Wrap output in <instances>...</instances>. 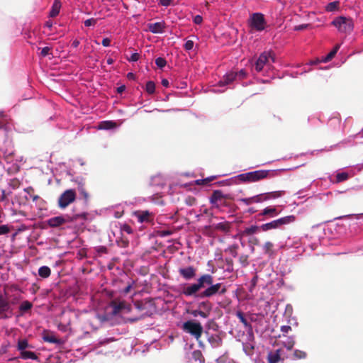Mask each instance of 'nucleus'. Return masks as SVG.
I'll return each instance as SVG.
<instances>
[{
    "instance_id": "25",
    "label": "nucleus",
    "mask_w": 363,
    "mask_h": 363,
    "mask_svg": "<svg viewBox=\"0 0 363 363\" xmlns=\"http://www.w3.org/2000/svg\"><path fill=\"white\" fill-rule=\"evenodd\" d=\"M61 6H62V4H61L60 0H55L52 5L50 11V14H49L50 17H51V18L56 17L60 13Z\"/></svg>"
},
{
    "instance_id": "38",
    "label": "nucleus",
    "mask_w": 363,
    "mask_h": 363,
    "mask_svg": "<svg viewBox=\"0 0 363 363\" xmlns=\"http://www.w3.org/2000/svg\"><path fill=\"white\" fill-rule=\"evenodd\" d=\"M273 247H274L273 243L268 241L264 244V245L262 247V250L265 254L270 255L272 253Z\"/></svg>"
},
{
    "instance_id": "49",
    "label": "nucleus",
    "mask_w": 363,
    "mask_h": 363,
    "mask_svg": "<svg viewBox=\"0 0 363 363\" xmlns=\"http://www.w3.org/2000/svg\"><path fill=\"white\" fill-rule=\"evenodd\" d=\"M193 21L195 24L199 25L203 21V17L200 15H196L194 17Z\"/></svg>"
},
{
    "instance_id": "45",
    "label": "nucleus",
    "mask_w": 363,
    "mask_h": 363,
    "mask_svg": "<svg viewBox=\"0 0 363 363\" xmlns=\"http://www.w3.org/2000/svg\"><path fill=\"white\" fill-rule=\"evenodd\" d=\"M140 59V54L138 52L133 53L130 57H127L129 62H137Z\"/></svg>"
},
{
    "instance_id": "2",
    "label": "nucleus",
    "mask_w": 363,
    "mask_h": 363,
    "mask_svg": "<svg viewBox=\"0 0 363 363\" xmlns=\"http://www.w3.org/2000/svg\"><path fill=\"white\" fill-rule=\"evenodd\" d=\"M275 62L274 54L269 51L263 52L259 55L252 66V71L256 73L267 74L274 69L273 63Z\"/></svg>"
},
{
    "instance_id": "11",
    "label": "nucleus",
    "mask_w": 363,
    "mask_h": 363,
    "mask_svg": "<svg viewBox=\"0 0 363 363\" xmlns=\"http://www.w3.org/2000/svg\"><path fill=\"white\" fill-rule=\"evenodd\" d=\"M110 308L111 309V313L115 315H122L129 313L132 310V306L125 301H113L110 305Z\"/></svg>"
},
{
    "instance_id": "36",
    "label": "nucleus",
    "mask_w": 363,
    "mask_h": 363,
    "mask_svg": "<svg viewBox=\"0 0 363 363\" xmlns=\"http://www.w3.org/2000/svg\"><path fill=\"white\" fill-rule=\"evenodd\" d=\"M192 357L195 361H198L200 363L204 362V357L199 350H195L192 353Z\"/></svg>"
},
{
    "instance_id": "37",
    "label": "nucleus",
    "mask_w": 363,
    "mask_h": 363,
    "mask_svg": "<svg viewBox=\"0 0 363 363\" xmlns=\"http://www.w3.org/2000/svg\"><path fill=\"white\" fill-rule=\"evenodd\" d=\"M349 178L347 172H339L336 174V183H340L346 181Z\"/></svg>"
},
{
    "instance_id": "17",
    "label": "nucleus",
    "mask_w": 363,
    "mask_h": 363,
    "mask_svg": "<svg viewBox=\"0 0 363 363\" xmlns=\"http://www.w3.org/2000/svg\"><path fill=\"white\" fill-rule=\"evenodd\" d=\"M279 212L277 211L275 206H269L264 208L259 214V217L264 216L265 218L261 220H265L267 218H271L277 216Z\"/></svg>"
},
{
    "instance_id": "60",
    "label": "nucleus",
    "mask_w": 363,
    "mask_h": 363,
    "mask_svg": "<svg viewBox=\"0 0 363 363\" xmlns=\"http://www.w3.org/2000/svg\"><path fill=\"white\" fill-rule=\"evenodd\" d=\"M79 41L77 39L74 40L72 43V46L74 48H77L79 45Z\"/></svg>"
},
{
    "instance_id": "9",
    "label": "nucleus",
    "mask_w": 363,
    "mask_h": 363,
    "mask_svg": "<svg viewBox=\"0 0 363 363\" xmlns=\"http://www.w3.org/2000/svg\"><path fill=\"white\" fill-rule=\"evenodd\" d=\"M248 24L252 30L262 32L267 26V21L263 13L257 12L250 15Z\"/></svg>"
},
{
    "instance_id": "64",
    "label": "nucleus",
    "mask_w": 363,
    "mask_h": 363,
    "mask_svg": "<svg viewBox=\"0 0 363 363\" xmlns=\"http://www.w3.org/2000/svg\"><path fill=\"white\" fill-rule=\"evenodd\" d=\"M127 77L129 79H135V75L132 72H129L127 74Z\"/></svg>"
},
{
    "instance_id": "54",
    "label": "nucleus",
    "mask_w": 363,
    "mask_h": 363,
    "mask_svg": "<svg viewBox=\"0 0 363 363\" xmlns=\"http://www.w3.org/2000/svg\"><path fill=\"white\" fill-rule=\"evenodd\" d=\"M258 278H259V277H258V275H257V274L255 275V276L252 277V280H251V284H252V285L253 286H256V284H257Z\"/></svg>"
},
{
    "instance_id": "8",
    "label": "nucleus",
    "mask_w": 363,
    "mask_h": 363,
    "mask_svg": "<svg viewBox=\"0 0 363 363\" xmlns=\"http://www.w3.org/2000/svg\"><path fill=\"white\" fill-rule=\"evenodd\" d=\"M247 73L245 69H240L238 72H230L223 76V79H220L218 83V87H224L227 85H230L233 82H237L246 78Z\"/></svg>"
},
{
    "instance_id": "57",
    "label": "nucleus",
    "mask_w": 363,
    "mask_h": 363,
    "mask_svg": "<svg viewBox=\"0 0 363 363\" xmlns=\"http://www.w3.org/2000/svg\"><path fill=\"white\" fill-rule=\"evenodd\" d=\"M111 341H113V338H106V339H103L100 341V344L101 345H104V344H106V343H108V342H110Z\"/></svg>"
},
{
    "instance_id": "55",
    "label": "nucleus",
    "mask_w": 363,
    "mask_h": 363,
    "mask_svg": "<svg viewBox=\"0 0 363 363\" xmlns=\"http://www.w3.org/2000/svg\"><path fill=\"white\" fill-rule=\"evenodd\" d=\"M240 262H242V265L247 264V256H241L240 257Z\"/></svg>"
},
{
    "instance_id": "43",
    "label": "nucleus",
    "mask_w": 363,
    "mask_h": 363,
    "mask_svg": "<svg viewBox=\"0 0 363 363\" xmlns=\"http://www.w3.org/2000/svg\"><path fill=\"white\" fill-rule=\"evenodd\" d=\"M10 232V228L7 225H0V235H6Z\"/></svg>"
},
{
    "instance_id": "56",
    "label": "nucleus",
    "mask_w": 363,
    "mask_h": 363,
    "mask_svg": "<svg viewBox=\"0 0 363 363\" xmlns=\"http://www.w3.org/2000/svg\"><path fill=\"white\" fill-rule=\"evenodd\" d=\"M292 310H293L292 306L290 304L286 305V313L291 315Z\"/></svg>"
},
{
    "instance_id": "40",
    "label": "nucleus",
    "mask_w": 363,
    "mask_h": 363,
    "mask_svg": "<svg viewBox=\"0 0 363 363\" xmlns=\"http://www.w3.org/2000/svg\"><path fill=\"white\" fill-rule=\"evenodd\" d=\"M191 314L194 317L200 316V317H201L203 318H206L208 317V314L206 312H203V311H200V310H193L191 312Z\"/></svg>"
},
{
    "instance_id": "7",
    "label": "nucleus",
    "mask_w": 363,
    "mask_h": 363,
    "mask_svg": "<svg viewBox=\"0 0 363 363\" xmlns=\"http://www.w3.org/2000/svg\"><path fill=\"white\" fill-rule=\"evenodd\" d=\"M268 174V170H256L240 174L238 175L236 178L241 182L251 183L256 182L266 178Z\"/></svg>"
},
{
    "instance_id": "32",
    "label": "nucleus",
    "mask_w": 363,
    "mask_h": 363,
    "mask_svg": "<svg viewBox=\"0 0 363 363\" xmlns=\"http://www.w3.org/2000/svg\"><path fill=\"white\" fill-rule=\"evenodd\" d=\"M33 307V304L31 302L28 301H23L20 306H19V310L20 311L23 313L28 311H29L30 309H31Z\"/></svg>"
},
{
    "instance_id": "51",
    "label": "nucleus",
    "mask_w": 363,
    "mask_h": 363,
    "mask_svg": "<svg viewBox=\"0 0 363 363\" xmlns=\"http://www.w3.org/2000/svg\"><path fill=\"white\" fill-rule=\"evenodd\" d=\"M101 44L104 47H109L111 45V40L108 38H104Z\"/></svg>"
},
{
    "instance_id": "44",
    "label": "nucleus",
    "mask_w": 363,
    "mask_h": 363,
    "mask_svg": "<svg viewBox=\"0 0 363 363\" xmlns=\"http://www.w3.org/2000/svg\"><path fill=\"white\" fill-rule=\"evenodd\" d=\"M172 234V232L169 230H160L157 231V235L162 238L171 235Z\"/></svg>"
},
{
    "instance_id": "24",
    "label": "nucleus",
    "mask_w": 363,
    "mask_h": 363,
    "mask_svg": "<svg viewBox=\"0 0 363 363\" xmlns=\"http://www.w3.org/2000/svg\"><path fill=\"white\" fill-rule=\"evenodd\" d=\"M285 339L281 340L279 345L285 347L287 350H291L295 345L294 336H284Z\"/></svg>"
},
{
    "instance_id": "4",
    "label": "nucleus",
    "mask_w": 363,
    "mask_h": 363,
    "mask_svg": "<svg viewBox=\"0 0 363 363\" xmlns=\"http://www.w3.org/2000/svg\"><path fill=\"white\" fill-rule=\"evenodd\" d=\"M284 191H277L272 192H267L264 194H257L249 198H241L238 199L239 201L243 203L246 206H249L253 203H262L265 201L271 200L273 199L279 198L282 196Z\"/></svg>"
},
{
    "instance_id": "61",
    "label": "nucleus",
    "mask_w": 363,
    "mask_h": 363,
    "mask_svg": "<svg viewBox=\"0 0 363 363\" xmlns=\"http://www.w3.org/2000/svg\"><path fill=\"white\" fill-rule=\"evenodd\" d=\"M357 220H362L363 221V213L354 214L353 215Z\"/></svg>"
},
{
    "instance_id": "34",
    "label": "nucleus",
    "mask_w": 363,
    "mask_h": 363,
    "mask_svg": "<svg viewBox=\"0 0 363 363\" xmlns=\"http://www.w3.org/2000/svg\"><path fill=\"white\" fill-rule=\"evenodd\" d=\"M29 347L28 342L26 340H20L18 342L17 349L21 352L26 350Z\"/></svg>"
},
{
    "instance_id": "30",
    "label": "nucleus",
    "mask_w": 363,
    "mask_h": 363,
    "mask_svg": "<svg viewBox=\"0 0 363 363\" xmlns=\"http://www.w3.org/2000/svg\"><path fill=\"white\" fill-rule=\"evenodd\" d=\"M116 123L111 121H103L99 124V129L111 130L116 128Z\"/></svg>"
},
{
    "instance_id": "35",
    "label": "nucleus",
    "mask_w": 363,
    "mask_h": 363,
    "mask_svg": "<svg viewBox=\"0 0 363 363\" xmlns=\"http://www.w3.org/2000/svg\"><path fill=\"white\" fill-rule=\"evenodd\" d=\"M145 91L149 94H152L155 91V84L152 81H148L145 84Z\"/></svg>"
},
{
    "instance_id": "41",
    "label": "nucleus",
    "mask_w": 363,
    "mask_h": 363,
    "mask_svg": "<svg viewBox=\"0 0 363 363\" xmlns=\"http://www.w3.org/2000/svg\"><path fill=\"white\" fill-rule=\"evenodd\" d=\"M194 46V41L191 40H188L186 41V43L184 45V48L186 51H190V50H193Z\"/></svg>"
},
{
    "instance_id": "39",
    "label": "nucleus",
    "mask_w": 363,
    "mask_h": 363,
    "mask_svg": "<svg viewBox=\"0 0 363 363\" xmlns=\"http://www.w3.org/2000/svg\"><path fill=\"white\" fill-rule=\"evenodd\" d=\"M155 64L159 68L162 69L166 66L167 61L164 58L159 57L155 59Z\"/></svg>"
},
{
    "instance_id": "59",
    "label": "nucleus",
    "mask_w": 363,
    "mask_h": 363,
    "mask_svg": "<svg viewBox=\"0 0 363 363\" xmlns=\"http://www.w3.org/2000/svg\"><path fill=\"white\" fill-rule=\"evenodd\" d=\"M125 86L124 85H122L117 88V92L119 94H121L125 91Z\"/></svg>"
},
{
    "instance_id": "50",
    "label": "nucleus",
    "mask_w": 363,
    "mask_h": 363,
    "mask_svg": "<svg viewBox=\"0 0 363 363\" xmlns=\"http://www.w3.org/2000/svg\"><path fill=\"white\" fill-rule=\"evenodd\" d=\"M50 50V48L49 47H45L42 48L40 55L42 57H46Z\"/></svg>"
},
{
    "instance_id": "22",
    "label": "nucleus",
    "mask_w": 363,
    "mask_h": 363,
    "mask_svg": "<svg viewBox=\"0 0 363 363\" xmlns=\"http://www.w3.org/2000/svg\"><path fill=\"white\" fill-rule=\"evenodd\" d=\"M250 337V335L248 336ZM254 339L249 337V341L246 342H242V350L247 356L251 357L254 354L255 345L252 342V340Z\"/></svg>"
},
{
    "instance_id": "48",
    "label": "nucleus",
    "mask_w": 363,
    "mask_h": 363,
    "mask_svg": "<svg viewBox=\"0 0 363 363\" xmlns=\"http://www.w3.org/2000/svg\"><path fill=\"white\" fill-rule=\"evenodd\" d=\"M291 330V327L289 325H282L281 327V331L283 333V335L285 336V334L289 333Z\"/></svg>"
},
{
    "instance_id": "23",
    "label": "nucleus",
    "mask_w": 363,
    "mask_h": 363,
    "mask_svg": "<svg viewBox=\"0 0 363 363\" xmlns=\"http://www.w3.org/2000/svg\"><path fill=\"white\" fill-rule=\"evenodd\" d=\"M225 196L220 190H215L210 197V203L213 206L218 207V202L222 199H224Z\"/></svg>"
},
{
    "instance_id": "3",
    "label": "nucleus",
    "mask_w": 363,
    "mask_h": 363,
    "mask_svg": "<svg viewBox=\"0 0 363 363\" xmlns=\"http://www.w3.org/2000/svg\"><path fill=\"white\" fill-rule=\"evenodd\" d=\"M296 220V216L294 215L286 216L271 222L264 223L259 228L262 231H268L274 229H282L284 225L293 223Z\"/></svg>"
},
{
    "instance_id": "26",
    "label": "nucleus",
    "mask_w": 363,
    "mask_h": 363,
    "mask_svg": "<svg viewBox=\"0 0 363 363\" xmlns=\"http://www.w3.org/2000/svg\"><path fill=\"white\" fill-rule=\"evenodd\" d=\"M43 340L45 342H50V343L56 344V345H62L64 343V340H62V339H59V338L56 337L52 334L45 335L43 336Z\"/></svg>"
},
{
    "instance_id": "14",
    "label": "nucleus",
    "mask_w": 363,
    "mask_h": 363,
    "mask_svg": "<svg viewBox=\"0 0 363 363\" xmlns=\"http://www.w3.org/2000/svg\"><path fill=\"white\" fill-rule=\"evenodd\" d=\"M135 216L137 218L140 223L146 225L153 224L155 215L149 211H140L135 213Z\"/></svg>"
},
{
    "instance_id": "19",
    "label": "nucleus",
    "mask_w": 363,
    "mask_h": 363,
    "mask_svg": "<svg viewBox=\"0 0 363 363\" xmlns=\"http://www.w3.org/2000/svg\"><path fill=\"white\" fill-rule=\"evenodd\" d=\"M69 219V217L68 216H55V217H52V218H50V219H48V224L50 227H53V228L59 227L61 225L65 223L67 221H68Z\"/></svg>"
},
{
    "instance_id": "16",
    "label": "nucleus",
    "mask_w": 363,
    "mask_h": 363,
    "mask_svg": "<svg viewBox=\"0 0 363 363\" xmlns=\"http://www.w3.org/2000/svg\"><path fill=\"white\" fill-rule=\"evenodd\" d=\"M11 310V306L7 298L0 293V319H7L9 315L7 314Z\"/></svg>"
},
{
    "instance_id": "58",
    "label": "nucleus",
    "mask_w": 363,
    "mask_h": 363,
    "mask_svg": "<svg viewBox=\"0 0 363 363\" xmlns=\"http://www.w3.org/2000/svg\"><path fill=\"white\" fill-rule=\"evenodd\" d=\"M161 83L162 85L164 87H168L169 85V82L167 79H162Z\"/></svg>"
},
{
    "instance_id": "21",
    "label": "nucleus",
    "mask_w": 363,
    "mask_h": 363,
    "mask_svg": "<svg viewBox=\"0 0 363 363\" xmlns=\"http://www.w3.org/2000/svg\"><path fill=\"white\" fill-rule=\"evenodd\" d=\"M235 315L238 317V318L240 320V321L244 325L245 328L247 330L248 335H250V337L252 338L253 337L252 327L251 324L246 319L244 313L241 311H236Z\"/></svg>"
},
{
    "instance_id": "31",
    "label": "nucleus",
    "mask_w": 363,
    "mask_h": 363,
    "mask_svg": "<svg viewBox=\"0 0 363 363\" xmlns=\"http://www.w3.org/2000/svg\"><path fill=\"white\" fill-rule=\"evenodd\" d=\"M51 274V270L48 266H42L38 269V274L42 278H48Z\"/></svg>"
},
{
    "instance_id": "6",
    "label": "nucleus",
    "mask_w": 363,
    "mask_h": 363,
    "mask_svg": "<svg viewBox=\"0 0 363 363\" xmlns=\"http://www.w3.org/2000/svg\"><path fill=\"white\" fill-rule=\"evenodd\" d=\"M331 25L340 33H350L354 29V22L351 18L343 16H337L331 22Z\"/></svg>"
},
{
    "instance_id": "33",
    "label": "nucleus",
    "mask_w": 363,
    "mask_h": 363,
    "mask_svg": "<svg viewBox=\"0 0 363 363\" xmlns=\"http://www.w3.org/2000/svg\"><path fill=\"white\" fill-rule=\"evenodd\" d=\"M293 357L295 359H304L307 357V353L301 350H295L293 353Z\"/></svg>"
},
{
    "instance_id": "20",
    "label": "nucleus",
    "mask_w": 363,
    "mask_h": 363,
    "mask_svg": "<svg viewBox=\"0 0 363 363\" xmlns=\"http://www.w3.org/2000/svg\"><path fill=\"white\" fill-rule=\"evenodd\" d=\"M148 30L154 34H160L163 33L164 32V22H156L154 23H148L147 24Z\"/></svg>"
},
{
    "instance_id": "46",
    "label": "nucleus",
    "mask_w": 363,
    "mask_h": 363,
    "mask_svg": "<svg viewBox=\"0 0 363 363\" xmlns=\"http://www.w3.org/2000/svg\"><path fill=\"white\" fill-rule=\"evenodd\" d=\"M97 20L95 18H89L84 21V24L86 27H90L94 26L96 23Z\"/></svg>"
},
{
    "instance_id": "62",
    "label": "nucleus",
    "mask_w": 363,
    "mask_h": 363,
    "mask_svg": "<svg viewBox=\"0 0 363 363\" xmlns=\"http://www.w3.org/2000/svg\"><path fill=\"white\" fill-rule=\"evenodd\" d=\"M319 62H321L320 60H311V61L309 62L308 65H318Z\"/></svg>"
},
{
    "instance_id": "52",
    "label": "nucleus",
    "mask_w": 363,
    "mask_h": 363,
    "mask_svg": "<svg viewBox=\"0 0 363 363\" xmlns=\"http://www.w3.org/2000/svg\"><path fill=\"white\" fill-rule=\"evenodd\" d=\"M308 26H309L308 24H301V25H298V26H295L294 30H302L303 29H306Z\"/></svg>"
},
{
    "instance_id": "63",
    "label": "nucleus",
    "mask_w": 363,
    "mask_h": 363,
    "mask_svg": "<svg viewBox=\"0 0 363 363\" xmlns=\"http://www.w3.org/2000/svg\"><path fill=\"white\" fill-rule=\"evenodd\" d=\"M247 213H250V214H253V213H256V212H257V210H256L255 208L252 207V208H250L247 211Z\"/></svg>"
},
{
    "instance_id": "42",
    "label": "nucleus",
    "mask_w": 363,
    "mask_h": 363,
    "mask_svg": "<svg viewBox=\"0 0 363 363\" xmlns=\"http://www.w3.org/2000/svg\"><path fill=\"white\" fill-rule=\"evenodd\" d=\"M135 281L134 280H130L128 283V285L123 289V293L125 294H127L128 293H129L130 289H131V288L135 284Z\"/></svg>"
},
{
    "instance_id": "47",
    "label": "nucleus",
    "mask_w": 363,
    "mask_h": 363,
    "mask_svg": "<svg viewBox=\"0 0 363 363\" xmlns=\"http://www.w3.org/2000/svg\"><path fill=\"white\" fill-rule=\"evenodd\" d=\"M258 227L257 225H251L245 229V233L248 235L254 234L256 233Z\"/></svg>"
},
{
    "instance_id": "1",
    "label": "nucleus",
    "mask_w": 363,
    "mask_h": 363,
    "mask_svg": "<svg viewBox=\"0 0 363 363\" xmlns=\"http://www.w3.org/2000/svg\"><path fill=\"white\" fill-rule=\"evenodd\" d=\"M212 275L209 274H202L197 279L196 281L191 284H186L181 286V294L186 297L196 296L197 294L206 287V284H211Z\"/></svg>"
},
{
    "instance_id": "29",
    "label": "nucleus",
    "mask_w": 363,
    "mask_h": 363,
    "mask_svg": "<svg viewBox=\"0 0 363 363\" xmlns=\"http://www.w3.org/2000/svg\"><path fill=\"white\" fill-rule=\"evenodd\" d=\"M340 9V2L338 1H333L329 3L325 6V11L327 12H335L338 11Z\"/></svg>"
},
{
    "instance_id": "10",
    "label": "nucleus",
    "mask_w": 363,
    "mask_h": 363,
    "mask_svg": "<svg viewBox=\"0 0 363 363\" xmlns=\"http://www.w3.org/2000/svg\"><path fill=\"white\" fill-rule=\"evenodd\" d=\"M182 329L186 333H188L193 335L197 340L201 336L203 332V328L199 323L195 322L194 320H188L184 323Z\"/></svg>"
},
{
    "instance_id": "5",
    "label": "nucleus",
    "mask_w": 363,
    "mask_h": 363,
    "mask_svg": "<svg viewBox=\"0 0 363 363\" xmlns=\"http://www.w3.org/2000/svg\"><path fill=\"white\" fill-rule=\"evenodd\" d=\"M201 293V298H210L215 295H223L226 293V286L223 283L213 284V277H212L211 284H206V287Z\"/></svg>"
},
{
    "instance_id": "12",
    "label": "nucleus",
    "mask_w": 363,
    "mask_h": 363,
    "mask_svg": "<svg viewBox=\"0 0 363 363\" xmlns=\"http://www.w3.org/2000/svg\"><path fill=\"white\" fill-rule=\"evenodd\" d=\"M76 199V193L74 189H67L65 191L58 199V206L60 208L64 209L70 203L74 201Z\"/></svg>"
},
{
    "instance_id": "15",
    "label": "nucleus",
    "mask_w": 363,
    "mask_h": 363,
    "mask_svg": "<svg viewBox=\"0 0 363 363\" xmlns=\"http://www.w3.org/2000/svg\"><path fill=\"white\" fill-rule=\"evenodd\" d=\"M179 275L185 280L194 279L196 275V269L193 266H187L179 269Z\"/></svg>"
},
{
    "instance_id": "13",
    "label": "nucleus",
    "mask_w": 363,
    "mask_h": 363,
    "mask_svg": "<svg viewBox=\"0 0 363 363\" xmlns=\"http://www.w3.org/2000/svg\"><path fill=\"white\" fill-rule=\"evenodd\" d=\"M286 354L282 348L271 350L267 354L268 363H279L284 362Z\"/></svg>"
},
{
    "instance_id": "27",
    "label": "nucleus",
    "mask_w": 363,
    "mask_h": 363,
    "mask_svg": "<svg viewBox=\"0 0 363 363\" xmlns=\"http://www.w3.org/2000/svg\"><path fill=\"white\" fill-rule=\"evenodd\" d=\"M340 48V45H339V44L336 45L334 47V48L326 56L323 57L320 60V62L326 63V62L330 61L335 57V55H336V53L339 50Z\"/></svg>"
},
{
    "instance_id": "28",
    "label": "nucleus",
    "mask_w": 363,
    "mask_h": 363,
    "mask_svg": "<svg viewBox=\"0 0 363 363\" xmlns=\"http://www.w3.org/2000/svg\"><path fill=\"white\" fill-rule=\"evenodd\" d=\"M20 354H21V357L23 359H33V360L38 359L37 354L32 351L25 350V351L21 352Z\"/></svg>"
},
{
    "instance_id": "53",
    "label": "nucleus",
    "mask_w": 363,
    "mask_h": 363,
    "mask_svg": "<svg viewBox=\"0 0 363 363\" xmlns=\"http://www.w3.org/2000/svg\"><path fill=\"white\" fill-rule=\"evenodd\" d=\"M171 0H160V4L164 6H169Z\"/></svg>"
},
{
    "instance_id": "18",
    "label": "nucleus",
    "mask_w": 363,
    "mask_h": 363,
    "mask_svg": "<svg viewBox=\"0 0 363 363\" xmlns=\"http://www.w3.org/2000/svg\"><path fill=\"white\" fill-rule=\"evenodd\" d=\"M206 336L208 342L213 348H217L221 346L223 340L222 337L218 333H210L206 332Z\"/></svg>"
}]
</instances>
